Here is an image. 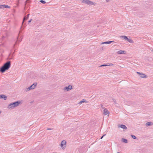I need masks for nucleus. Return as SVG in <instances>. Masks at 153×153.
<instances>
[{"instance_id":"obj_3","label":"nucleus","mask_w":153,"mask_h":153,"mask_svg":"<svg viewBox=\"0 0 153 153\" xmlns=\"http://www.w3.org/2000/svg\"><path fill=\"white\" fill-rule=\"evenodd\" d=\"M37 83L36 82L33 83V85H32L30 86L29 87L27 88L26 89V91H29L30 90L33 89H34L36 87V86L37 85Z\"/></svg>"},{"instance_id":"obj_19","label":"nucleus","mask_w":153,"mask_h":153,"mask_svg":"<svg viewBox=\"0 0 153 153\" xmlns=\"http://www.w3.org/2000/svg\"><path fill=\"white\" fill-rule=\"evenodd\" d=\"M122 141L125 143H127L128 142L127 140L126 139L123 138L122 139Z\"/></svg>"},{"instance_id":"obj_37","label":"nucleus","mask_w":153,"mask_h":153,"mask_svg":"<svg viewBox=\"0 0 153 153\" xmlns=\"http://www.w3.org/2000/svg\"><path fill=\"white\" fill-rule=\"evenodd\" d=\"M22 26H21V28H22Z\"/></svg>"},{"instance_id":"obj_16","label":"nucleus","mask_w":153,"mask_h":153,"mask_svg":"<svg viewBox=\"0 0 153 153\" xmlns=\"http://www.w3.org/2000/svg\"><path fill=\"white\" fill-rule=\"evenodd\" d=\"M87 102L85 100L83 99L82 100H81L80 102H79V104H81L82 103Z\"/></svg>"},{"instance_id":"obj_23","label":"nucleus","mask_w":153,"mask_h":153,"mask_svg":"<svg viewBox=\"0 0 153 153\" xmlns=\"http://www.w3.org/2000/svg\"><path fill=\"white\" fill-rule=\"evenodd\" d=\"M40 2L42 4H45L46 3V2L45 1L42 0H41Z\"/></svg>"},{"instance_id":"obj_33","label":"nucleus","mask_w":153,"mask_h":153,"mask_svg":"<svg viewBox=\"0 0 153 153\" xmlns=\"http://www.w3.org/2000/svg\"><path fill=\"white\" fill-rule=\"evenodd\" d=\"M106 0V1L107 2H108L110 0Z\"/></svg>"},{"instance_id":"obj_1","label":"nucleus","mask_w":153,"mask_h":153,"mask_svg":"<svg viewBox=\"0 0 153 153\" xmlns=\"http://www.w3.org/2000/svg\"><path fill=\"white\" fill-rule=\"evenodd\" d=\"M11 67V61H8L4 64L0 68V72L3 73L8 70Z\"/></svg>"},{"instance_id":"obj_14","label":"nucleus","mask_w":153,"mask_h":153,"mask_svg":"<svg viewBox=\"0 0 153 153\" xmlns=\"http://www.w3.org/2000/svg\"><path fill=\"white\" fill-rule=\"evenodd\" d=\"M140 76L142 78H146L147 77V76L146 74L143 73L141 74Z\"/></svg>"},{"instance_id":"obj_7","label":"nucleus","mask_w":153,"mask_h":153,"mask_svg":"<svg viewBox=\"0 0 153 153\" xmlns=\"http://www.w3.org/2000/svg\"><path fill=\"white\" fill-rule=\"evenodd\" d=\"M118 128H121L123 129H127L126 126L124 125H118Z\"/></svg>"},{"instance_id":"obj_31","label":"nucleus","mask_w":153,"mask_h":153,"mask_svg":"<svg viewBox=\"0 0 153 153\" xmlns=\"http://www.w3.org/2000/svg\"><path fill=\"white\" fill-rule=\"evenodd\" d=\"M29 15H30V14H27V17H28V18L29 16Z\"/></svg>"},{"instance_id":"obj_15","label":"nucleus","mask_w":153,"mask_h":153,"mask_svg":"<svg viewBox=\"0 0 153 153\" xmlns=\"http://www.w3.org/2000/svg\"><path fill=\"white\" fill-rule=\"evenodd\" d=\"M28 17H27L26 16H25L23 18V22H22V24L23 25V24L24 23L25 21H26L27 19H28Z\"/></svg>"},{"instance_id":"obj_8","label":"nucleus","mask_w":153,"mask_h":153,"mask_svg":"<svg viewBox=\"0 0 153 153\" xmlns=\"http://www.w3.org/2000/svg\"><path fill=\"white\" fill-rule=\"evenodd\" d=\"M66 141L65 140H63L62 141L61 143V146L63 148H64L65 147V146H64L65 145H66Z\"/></svg>"},{"instance_id":"obj_27","label":"nucleus","mask_w":153,"mask_h":153,"mask_svg":"<svg viewBox=\"0 0 153 153\" xmlns=\"http://www.w3.org/2000/svg\"><path fill=\"white\" fill-rule=\"evenodd\" d=\"M53 129V128H48L47 129V130H51Z\"/></svg>"},{"instance_id":"obj_5","label":"nucleus","mask_w":153,"mask_h":153,"mask_svg":"<svg viewBox=\"0 0 153 153\" xmlns=\"http://www.w3.org/2000/svg\"><path fill=\"white\" fill-rule=\"evenodd\" d=\"M72 89V86L71 85H69L68 87H65L64 89L65 90H66L67 91L71 90Z\"/></svg>"},{"instance_id":"obj_13","label":"nucleus","mask_w":153,"mask_h":153,"mask_svg":"<svg viewBox=\"0 0 153 153\" xmlns=\"http://www.w3.org/2000/svg\"><path fill=\"white\" fill-rule=\"evenodd\" d=\"M113 42V41H107V42H102L101 44H110Z\"/></svg>"},{"instance_id":"obj_24","label":"nucleus","mask_w":153,"mask_h":153,"mask_svg":"<svg viewBox=\"0 0 153 153\" xmlns=\"http://www.w3.org/2000/svg\"><path fill=\"white\" fill-rule=\"evenodd\" d=\"M20 0H17V6H18L19 4V1Z\"/></svg>"},{"instance_id":"obj_21","label":"nucleus","mask_w":153,"mask_h":153,"mask_svg":"<svg viewBox=\"0 0 153 153\" xmlns=\"http://www.w3.org/2000/svg\"><path fill=\"white\" fill-rule=\"evenodd\" d=\"M131 137L134 139H136V137L134 135H131Z\"/></svg>"},{"instance_id":"obj_6","label":"nucleus","mask_w":153,"mask_h":153,"mask_svg":"<svg viewBox=\"0 0 153 153\" xmlns=\"http://www.w3.org/2000/svg\"><path fill=\"white\" fill-rule=\"evenodd\" d=\"M0 7H1V9H2L4 8H10V6H8L7 5H6L5 4L0 5Z\"/></svg>"},{"instance_id":"obj_35","label":"nucleus","mask_w":153,"mask_h":153,"mask_svg":"<svg viewBox=\"0 0 153 153\" xmlns=\"http://www.w3.org/2000/svg\"><path fill=\"white\" fill-rule=\"evenodd\" d=\"M1 111L0 110V114H1Z\"/></svg>"},{"instance_id":"obj_28","label":"nucleus","mask_w":153,"mask_h":153,"mask_svg":"<svg viewBox=\"0 0 153 153\" xmlns=\"http://www.w3.org/2000/svg\"><path fill=\"white\" fill-rule=\"evenodd\" d=\"M32 19H30V20H29L28 21V23H30V22H31V21H32Z\"/></svg>"},{"instance_id":"obj_20","label":"nucleus","mask_w":153,"mask_h":153,"mask_svg":"<svg viewBox=\"0 0 153 153\" xmlns=\"http://www.w3.org/2000/svg\"><path fill=\"white\" fill-rule=\"evenodd\" d=\"M14 52H15V51H14V52H13V53L12 54L11 57L8 58V59L11 60L13 59V54L14 53Z\"/></svg>"},{"instance_id":"obj_25","label":"nucleus","mask_w":153,"mask_h":153,"mask_svg":"<svg viewBox=\"0 0 153 153\" xmlns=\"http://www.w3.org/2000/svg\"><path fill=\"white\" fill-rule=\"evenodd\" d=\"M114 65L112 63H111L110 64H109V65H108V66H113V65Z\"/></svg>"},{"instance_id":"obj_38","label":"nucleus","mask_w":153,"mask_h":153,"mask_svg":"<svg viewBox=\"0 0 153 153\" xmlns=\"http://www.w3.org/2000/svg\"><path fill=\"white\" fill-rule=\"evenodd\" d=\"M54 153V152H53V153Z\"/></svg>"},{"instance_id":"obj_9","label":"nucleus","mask_w":153,"mask_h":153,"mask_svg":"<svg viewBox=\"0 0 153 153\" xmlns=\"http://www.w3.org/2000/svg\"><path fill=\"white\" fill-rule=\"evenodd\" d=\"M103 113L104 115H107L108 114V115L109 113V112L106 108H105L104 110Z\"/></svg>"},{"instance_id":"obj_36","label":"nucleus","mask_w":153,"mask_h":153,"mask_svg":"<svg viewBox=\"0 0 153 153\" xmlns=\"http://www.w3.org/2000/svg\"><path fill=\"white\" fill-rule=\"evenodd\" d=\"M21 31H19V33H21Z\"/></svg>"},{"instance_id":"obj_17","label":"nucleus","mask_w":153,"mask_h":153,"mask_svg":"<svg viewBox=\"0 0 153 153\" xmlns=\"http://www.w3.org/2000/svg\"><path fill=\"white\" fill-rule=\"evenodd\" d=\"M120 37L123 38L124 39L127 40V41L128 39V38L126 36H120Z\"/></svg>"},{"instance_id":"obj_32","label":"nucleus","mask_w":153,"mask_h":153,"mask_svg":"<svg viewBox=\"0 0 153 153\" xmlns=\"http://www.w3.org/2000/svg\"><path fill=\"white\" fill-rule=\"evenodd\" d=\"M16 42L15 43V44H14V45L13 46V48H14L15 47V45L16 44Z\"/></svg>"},{"instance_id":"obj_11","label":"nucleus","mask_w":153,"mask_h":153,"mask_svg":"<svg viewBox=\"0 0 153 153\" xmlns=\"http://www.w3.org/2000/svg\"><path fill=\"white\" fill-rule=\"evenodd\" d=\"M0 98H3L4 100H6L7 99V97L5 95L2 94L0 95Z\"/></svg>"},{"instance_id":"obj_26","label":"nucleus","mask_w":153,"mask_h":153,"mask_svg":"<svg viewBox=\"0 0 153 153\" xmlns=\"http://www.w3.org/2000/svg\"><path fill=\"white\" fill-rule=\"evenodd\" d=\"M136 73L140 75H141V74H142V73H140V72H137Z\"/></svg>"},{"instance_id":"obj_29","label":"nucleus","mask_w":153,"mask_h":153,"mask_svg":"<svg viewBox=\"0 0 153 153\" xmlns=\"http://www.w3.org/2000/svg\"><path fill=\"white\" fill-rule=\"evenodd\" d=\"M105 134H104V135H103V136H102V137L100 138V139H102L103 138V137H104V136H105Z\"/></svg>"},{"instance_id":"obj_10","label":"nucleus","mask_w":153,"mask_h":153,"mask_svg":"<svg viewBox=\"0 0 153 153\" xmlns=\"http://www.w3.org/2000/svg\"><path fill=\"white\" fill-rule=\"evenodd\" d=\"M126 53V51H125L120 50V51H118L117 52V53L118 54H122L123 53L125 54V53Z\"/></svg>"},{"instance_id":"obj_22","label":"nucleus","mask_w":153,"mask_h":153,"mask_svg":"<svg viewBox=\"0 0 153 153\" xmlns=\"http://www.w3.org/2000/svg\"><path fill=\"white\" fill-rule=\"evenodd\" d=\"M108 66V65H107L106 64H104L100 66V67H102V66Z\"/></svg>"},{"instance_id":"obj_18","label":"nucleus","mask_w":153,"mask_h":153,"mask_svg":"<svg viewBox=\"0 0 153 153\" xmlns=\"http://www.w3.org/2000/svg\"><path fill=\"white\" fill-rule=\"evenodd\" d=\"M127 41L128 42H130V43H134V42L133 41V40L131 39H129L128 38V40H127Z\"/></svg>"},{"instance_id":"obj_4","label":"nucleus","mask_w":153,"mask_h":153,"mask_svg":"<svg viewBox=\"0 0 153 153\" xmlns=\"http://www.w3.org/2000/svg\"><path fill=\"white\" fill-rule=\"evenodd\" d=\"M82 2L90 5H93L94 4V2L89 0H83L82 1Z\"/></svg>"},{"instance_id":"obj_34","label":"nucleus","mask_w":153,"mask_h":153,"mask_svg":"<svg viewBox=\"0 0 153 153\" xmlns=\"http://www.w3.org/2000/svg\"><path fill=\"white\" fill-rule=\"evenodd\" d=\"M11 55V53H10L9 55V56H10Z\"/></svg>"},{"instance_id":"obj_2","label":"nucleus","mask_w":153,"mask_h":153,"mask_svg":"<svg viewBox=\"0 0 153 153\" xmlns=\"http://www.w3.org/2000/svg\"><path fill=\"white\" fill-rule=\"evenodd\" d=\"M21 102L18 101L10 103L8 106V108L9 109H13L14 107L18 106Z\"/></svg>"},{"instance_id":"obj_12","label":"nucleus","mask_w":153,"mask_h":153,"mask_svg":"<svg viewBox=\"0 0 153 153\" xmlns=\"http://www.w3.org/2000/svg\"><path fill=\"white\" fill-rule=\"evenodd\" d=\"M153 125V123H152L151 122H147L146 124V126H152Z\"/></svg>"},{"instance_id":"obj_30","label":"nucleus","mask_w":153,"mask_h":153,"mask_svg":"<svg viewBox=\"0 0 153 153\" xmlns=\"http://www.w3.org/2000/svg\"><path fill=\"white\" fill-rule=\"evenodd\" d=\"M100 105H101V107H102V108H103V105L102 104H101Z\"/></svg>"}]
</instances>
